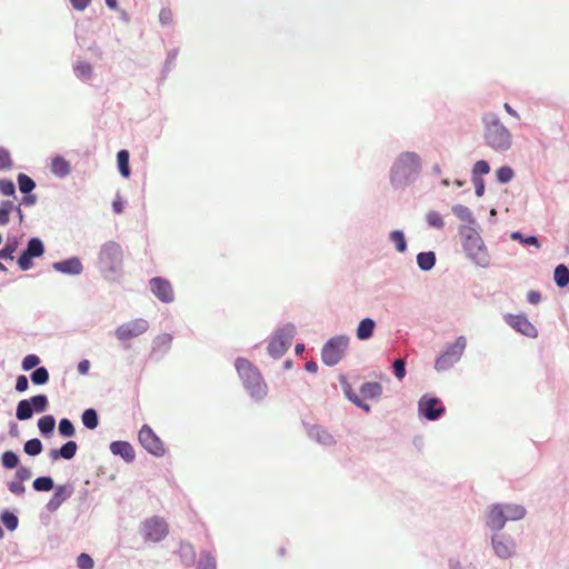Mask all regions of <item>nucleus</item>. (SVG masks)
<instances>
[{
    "instance_id": "nucleus-29",
    "label": "nucleus",
    "mask_w": 569,
    "mask_h": 569,
    "mask_svg": "<svg viewBox=\"0 0 569 569\" xmlns=\"http://www.w3.org/2000/svg\"><path fill=\"white\" fill-rule=\"evenodd\" d=\"M14 202L12 200H4L0 202V226H6L10 221V214L13 213Z\"/></svg>"
},
{
    "instance_id": "nucleus-52",
    "label": "nucleus",
    "mask_w": 569,
    "mask_h": 569,
    "mask_svg": "<svg viewBox=\"0 0 569 569\" xmlns=\"http://www.w3.org/2000/svg\"><path fill=\"white\" fill-rule=\"evenodd\" d=\"M159 20L163 26L171 24L173 21V13L170 8H162L159 12Z\"/></svg>"
},
{
    "instance_id": "nucleus-14",
    "label": "nucleus",
    "mask_w": 569,
    "mask_h": 569,
    "mask_svg": "<svg viewBox=\"0 0 569 569\" xmlns=\"http://www.w3.org/2000/svg\"><path fill=\"white\" fill-rule=\"evenodd\" d=\"M73 489L71 486L61 485L57 486L54 493L51 499L47 502V510L53 512L60 508V506L71 497Z\"/></svg>"
},
{
    "instance_id": "nucleus-49",
    "label": "nucleus",
    "mask_w": 569,
    "mask_h": 569,
    "mask_svg": "<svg viewBox=\"0 0 569 569\" xmlns=\"http://www.w3.org/2000/svg\"><path fill=\"white\" fill-rule=\"evenodd\" d=\"M40 363V358L37 355H28L22 360V369L29 371Z\"/></svg>"
},
{
    "instance_id": "nucleus-37",
    "label": "nucleus",
    "mask_w": 569,
    "mask_h": 569,
    "mask_svg": "<svg viewBox=\"0 0 569 569\" xmlns=\"http://www.w3.org/2000/svg\"><path fill=\"white\" fill-rule=\"evenodd\" d=\"M54 425H56V421L52 416H43L38 421L39 430L44 435L52 432L54 429Z\"/></svg>"
},
{
    "instance_id": "nucleus-41",
    "label": "nucleus",
    "mask_w": 569,
    "mask_h": 569,
    "mask_svg": "<svg viewBox=\"0 0 569 569\" xmlns=\"http://www.w3.org/2000/svg\"><path fill=\"white\" fill-rule=\"evenodd\" d=\"M490 166L485 160H479L475 163L472 168V178H481L482 176L489 173Z\"/></svg>"
},
{
    "instance_id": "nucleus-36",
    "label": "nucleus",
    "mask_w": 569,
    "mask_h": 569,
    "mask_svg": "<svg viewBox=\"0 0 569 569\" xmlns=\"http://www.w3.org/2000/svg\"><path fill=\"white\" fill-rule=\"evenodd\" d=\"M31 381L34 385H44L49 381V371L44 367L37 368L31 373Z\"/></svg>"
},
{
    "instance_id": "nucleus-3",
    "label": "nucleus",
    "mask_w": 569,
    "mask_h": 569,
    "mask_svg": "<svg viewBox=\"0 0 569 569\" xmlns=\"http://www.w3.org/2000/svg\"><path fill=\"white\" fill-rule=\"evenodd\" d=\"M419 169V158L411 152L402 153L395 162L391 169V180L393 183H401Z\"/></svg>"
},
{
    "instance_id": "nucleus-34",
    "label": "nucleus",
    "mask_w": 569,
    "mask_h": 569,
    "mask_svg": "<svg viewBox=\"0 0 569 569\" xmlns=\"http://www.w3.org/2000/svg\"><path fill=\"white\" fill-rule=\"evenodd\" d=\"M32 486L37 491H50L53 489L54 483L50 477H39L33 481Z\"/></svg>"
},
{
    "instance_id": "nucleus-4",
    "label": "nucleus",
    "mask_w": 569,
    "mask_h": 569,
    "mask_svg": "<svg viewBox=\"0 0 569 569\" xmlns=\"http://www.w3.org/2000/svg\"><path fill=\"white\" fill-rule=\"evenodd\" d=\"M123 252L121 246L110 241L101 247L99 253V264L104 271L113 272L122 264Z\"/></svg>"
},
{
    "instance_id": "nucleus-1",
    "label": "nucleus",
    "mask_w": 569,
    "mask_h": 569,
    "mask_svg": "<svg viewBox=\"0 0 569 569\" xmlns=\"http://www.w3.org/2000/svg\"><path fill=\"white\" fill-rule=\"evenodd\" d=\"M485 124L483 138L490 148L496 151H506L511 147L512 137L495 113L482 117Z\"/></svg>"
},
{
    "instance_id": "nucleus-22",
    "label": "nucleus",
    "mask_w": 569,
    "mask_h": 569,
    "mask_svg": "<svg viewBox=\"0 0 569 569\" xmlns=\"http://www.w3.org/2000/svg\"><path fill=\"white\" fill-rule=\"evenodd\" d=\"M78 446L76 441L66 442L59 450H52L50 452V457L52 459H58L59 457L70 460L74 457L77 452Z\"/></svg>"
},
{
    "instance_id": "nucleus-59",
    "label": "nucleus",
    "mask_w": 569,
    "mask_h": 569,
    "mask_svg": "<svg viewBox=\"0 0 569 569\" xmlns=\"http://www.w3.org/2000/svg\"><path fill=\"white\" fill-rule=\"evenodd\" d=\"M91 0H70L71 6L73 9L78 11L84 10L89 4Z\"/></svg>"
},
{
    "instance_id": "nucleus-20",
    "label": "nucleus",
    "mask_w": 569,
    "mask_h": 569,
    "mask_svg": "<svg viewBox=\"0 0 569 569\" xmlns=\"http://www.w3.org/2000/svg\"><path fill=\"white\" fill-rule=\"evenodd\" d=\"M309 436L322 446H333L336 440L333 436L323 427L313 426L309 429Z\"/></svg>"
},
{
    "instance_id": "nucleus-58",
    "label": "nucleus",
    "mask_w": 569,
    "mask_h": 569,
    "mask_svg": "<svg viewBox=\"0 0 569 569\" xmlns=\"http://www.w3.org/2000/svg\"><path fill=\"white\" fill-rule=\"evenodd\" d=\"M472 182L475 183L476 194L481 197L485 192V182L482 178H472Z\"/></svg>"
},
{
    "instance_id": "nucleus-61",
    "label": "nucleus",
    "mask_w": 569,
    "mask_h": 569,
    "mask_svg": "<svg viewBox=\"0 0 569 569\" xmlns=\"http://www.w3.org/2000/svg\"><path fill=\"white\" fill-rule=\"evenodd\" d=\"M16 476L20 482H22L23 480H28L31 477V472L28 468L21 467L18 469Z\"/></svg>"
},
{
    "instance_id": "nucleus-5",
    "label": "nucleus",
    "mask_w": 569,
    "mask_h": 569,
    "mask_svg": "<svg viewBox=\"0 0 569 569\" xmlns=\"http://www.w3.org/2000/svg\"><path fill=\"white\" fill-rule=\"evenodd\" d=\"M349 338L347 336H336L331 338L322 348L321 359L327 366H336L345 356Z\"/></svg>"
},
{
    "instance_id": "nucleus-8",
    "label": "nucleus",
    "mask_w": 569,
    "mask_h": 569,
    "mask_svg": "<svg viewBox=\"0 0 569 569\" xmlns=\"http://www.w3.org/2000/svg\"><path fill=\"white\" fill-rule=\"evenodd\" d=\"M142 531L146 540L159 542L168 536L169 529L164 519L154 516L143 522Z\"/></svg>"
},
{
    "instance_id": "nucleus-56",
    "label": "nucleus",
    "mask_w": 569,
    "mask_h": 569,
    "mask_svg": "<svg viewBox=\"0 0 569 569\" xmlns=\"http://www.w3.org/2000/svg\"><path fill=\"white\" fill-rule=\"evenodd\" d=\"M9 490L14 495H22L26 491L24 486L20 481H11L8 483Z\"/></svg>"
},
{
    "instance_id": "nucleus-23",
    "label": "nucleus",
    "mask_w": 569,
    "mask_h": 569,
    "mask_svg": "<svg viewBox=\"0 0 569 569\" xmlns=\"http://www.w3.org/2000/svg\"><path fill=\"white\" fill-rule=\"evenodd\" d=\"M502 509L505 510L506 521L520 520L526 516V509L520 505H505Z\"/></svg>"
},
{
    "instance_id": "nucleus-18",
    "label": "nucleus",
    "mask_w": 569,
    "mask_h": 569,
    "mask_svg": "<svg viewBox=\"0 0 569 569\" xmlns=\"http://www.w3.org/2000/svg\"><path fill=\"white\" fill-rule=\"evenodd\" d=\"M54 270L67 274H80L82 272V263L78 258H70L68 260L53 263Z\"/></svg>"
},
{
    "instance_id": "nucleus-13",
    "label": "nucleus",
    "mask_w": 569,
    "mask_h": 569,
    "mask_svg": "<svg viewBox=\"0 0 569 569\" xmlns=\"http://www.w3.org/2000/svg\"><path fill=\"white\" fill-rule=\"evenodd\" d=\"M506 321L516 331L527 337L535 338L538 335L536 327L522 315H508Z\"/></svg>"
},
{
    "instance_id": "nucleus-27",
    "label": "nucleus",
    "mask_w": 569,
    "mask_h": 569,
    "mask_svg": "<svg viewBox=\"0 0 569 569\" xmlns=\"http://www.w3.org/2000/svg\"><path fill=\"white\" fill-rule=\"evenodd\" d=\"M129 152L127 150H120L117 154V161L119 171L122 177L129 178L130 177V167H129Z\"/></svg>"
},
{
    "instance_id": "nucleus-48",
    "label": "nucleus",
    "mask_w": 569,
    "mask_h": 569,
    "mask_svg": "<svg viewBox=\"0 0 569 569\" xmlns=\"http://www.w3.org/2000/svg\"><path fill=\"white\" fill-rule=\"evenodd\" d=\"M77 566L80 569H92L94 562L88 553H80L77 558Z\"/></svg>"
},
{
    "instance_id": "nucleus-17",
    "label": "nucleus",
    "mask_w": 569,
    "mask_h": 569,
    "mask_svg": "<svg viewBox=\"0 0 569 569\" xmlns=\"http://www.w3.org/2000/svg\"><path fill=\"white\" fill-rule=\"evenodd\" d=\"M492 547L496 555L503 559L511 557L515 550L513 542L511 540L506 539L503 536L493 537Z\"/></svg>"
},
{
    "instance_id": "nucleus-33",
    "label": "nucleus",
    "mask_w": 569,
    "mask_h": 569,
    "mask_svg": "<svg viewBox=\"0 0 569 569\" xmlns=\"http://www.w3.org/2000/svg\"><path fill=\"white\" fill-rule=\"evenodd\" d=\"M36 412H43L48 407V398L46 395H37L28 399Z\"/></svg>"
},
{
    "instance_id": "nucleus-46",
    "label": "nucleus",
    "mask_w": 569,
    "mask_h": 569,
    "mask_svg": "<svg viewBox=\"0 0 569 569\" xmlns=\"http://www.w3.org/2000/svg\"><path fill=\"white\" fill-rule=\"evenodd\" d=\"M511 238L515 239V240H519L521 241L522 243H526V244H531V246H536L537 248H540V243H539V240L537 237L535 236H529V237H523L522 233L520 232H513L511 234Z\"/></svg>"
},
{
    "instance_id": "nucleus-30",
    "label": "nucleus",
    "mask_w": 569,
    "mask_h": 569,
    "mask_svg": "<svg viewBox=\"0 0 569 569\" xmlns=\"http://www.w3.org/2000/svg\"><path fill=\"white\" fill-rule=\"evenodd\" d=\"M417 263L421 270H430L436 263V256L433 252H420L417 256Z\"/></svg>"
},
{
    "instance_id": "nucleus-51",
    "label": "nucleus",
    "mask_w": 569,
    "mask_h": 569,
    "mask_svg": "<svg viewBox=\"0 0 569 569\" xmlns=\"http://www.w3.org/2000/svg\"><path fill=\"white\" fill-rule=\"evenodd\" d=\"M1 520L9 530H14L18 526V518L13 513L4 512Z\"/></svg>"
},
{
    "instance_id": "nucleus-38",
    "label": "nucleus",
    "mask_w": 569,
    "mask_h": 569,
    "mask_svg": "<svg viewBox=\"0 0 569 569\" xmlns=\"http://www.w3.org/2000/svg\"><path fill=\"white\" fill-rule=\"evenodd\" d=\"M390 239L395 243L397 250L399 252H405L407 249V243L405 239V234L400 230H395L390 233Z\"/></svg>"
},
{
    "instance_id": "nucleus-44",
    "label": "nucleus",
    "mask_w": 569,
    "mask_h": 569,
    "mask_svg": "<svg viewBox=\"0 0 569 569\" xmlns=\"http://www.w3.org/2000/svg\"><path fill=\"white\" fill-rule=\"evenodd\" d=\"M456 361L452 360L446 352H443L437 360H436V369L438 371L446 370L450 368Z\"/></svg>"
},
{
    "instance_id": "nucleus-26",
    "label": "nucleus",
    "mask_w": 569,
    "mask_h": 569,
    "mask_svg": "<svg viewBox=\"0 0 569 569\" xmlns=\"http://www.w3.org/2000/svg\"><path fill=\"white\" fill-rule=\"evenodd\" d=\"M363 398L375 399L378 398L382 392V387L378 382H367L360 389Z\"/></svg>"
},
{
    "instance_id": "nucleus-53",
    "label": "nucleus",
    "mask_w": 569,
    "mask_h": 569,
    "mask_svg": "<svg viewBox=\"0 0 569 569\" xmlns=\"http://www.w3.org/2000/svg\"><path fill=\"white\" fill-rule=\"evenodd\" d=\"M393 370H395V376L398 378V379H402L406 375V363L402 359H397L395 362H393Z\"/></svg>"
},
{
    "instance_id": "nucleus-9",
    "label": "nucleus",
    "mask_w": 569,
    "mask_h": 569,
    "mask_svg": "<svg viewBox=\"0 0 569 569\" xmlns=\"http://www.w3.org/2000/svg\"><path fill=\"white\" fill-rule=\"evenodd\" d=\"M149 329V323L144 319H133L127 323H123L119 326L116 329V337L119 341H128L131 339H134L144 332H147Z\"/></svg>"
},
{
    "instance_id": "nucleus-28",
    "label": "nucleus",
    "mask_w": 569,
    "mask_h": 569,
    "mask_svg": "<svg viewBox=\"0 0 569 569\" xmlns=\"http://www.w3.org/2000/svg\"><path fill=\"white\" fill-rule=\"evenodd\" d=\"M33 409L31 402L28 399L19 401L17 406L16 416L18 420H28L32 417Z\"/></svg>"
},
{
    "instance_id": "nucleus-64",
    "label": "nucleus",
    "mask_w": 569,
    "mask_h": 569,
    "mask_svg": "<svg viewBox=\"0 0 569 569\" xmlns=\"http://www.w3.org/2000/svg\"><path fill=\"white\" fill-rule=\"evenodd\" d=\"M348 397L349 399L355 402L357 406L361 407L362 409H365L366 411H369L370 410V407L368 405H365L362 403V401L358 398V396H351L350 393H348Z\"/></svg>"
},
{
    "instance_id": "nucleus-47",
    "label": "nucleus",
    "mask_w": 569,
    "mask_h": 569,
    "mask_svg": "<svg viewBox=\"0 0 569 569\" xmlns=\"http://www.w3.org/2000/svg\"><path fill=\"white\" fill-rule=\"evenodd\" d=\"M11 167L12 160L10 152L4 148H0V170H8Z\"/></svg>"
},
{
    "instance_id": "nucleus-11",
    "label": "nucleus",
    "mask_w": 569,
    "mask_h": 569,
    "mask_svg": "<svg viewBox=\"0 0 569 569\" xmlns=\"http://www.w3.org/2000/svg\"><path fill=\"white\" fill-rule=\"evenodd\" d=\"M419 412L428 420H436L445 412V407L438 398L425 396L419 400Z\"/></svg>"
},
{
    "instance_id": "nucleus-60",
    "label": "nucleus",
    "mask_w": 569,
    "mask_h": 569,
    "mask_svg": "<svg viewBox=\"0 0 569 569\" xmlns=\"http://www.w3.org/2000/svg\"><path fill=\"white\" fill-rule=\"evenodd\" d=\"M199 569H216L214 559L207 556L199 565Z\"/></svg>"
},
{
    "instance_id": "nucleus-62",
    "label": "nucleus",
    "mask_w": 569,
    "mask_h": 569,
    "mask_svg": "<svg viewBox=\"0 0 569 569\" xmlns=\"http://www.w3.org/2000/svg\"><path fill=\"white\" fill-rule=\"evenodd\" d=\"M36 202H37V196L30 194V193H26V196L21 200V204H24L28 207L33 206Z\"/></svg>"
},
{
    "instance_id": "nucleus-12",
    "label": "nucleus",
    "mask_w": 569,
    "mask_h": 569,
    "mask_svg": "<svg viewBox=\"0 0 569 569\" xmlns=\"http://www.w3.org/2000/svg\"><path fill=\"white\" fill-rule=\"evenodd\" d=\"M150 289L152 293L162 302L173 301L174 293L171 283L161 277H156L150 280Z\"/></svg>"
},
{
    "instance_id": "nucleus-15",
    "label": "nucleus",
    "mask_w": 569,
    "mask_h": 569,
    "mask_svg": "<svg viewBox=\"0 0 569 569\" xmlns=\"http://www.w3.org/2000/svg\"><path fill=\"white\" fill-rule=\"evenodd\" d=\"M502 505H492L487 510V525L493 530H501L506 525Z\"/></svg>"
},
{
    "instance_id": "nucleus-6",
    "label": "nucleus",
    "mask_w": 569,
    "mask_h": 569,
    "mask_svg": "<svg viewBox=\"0 0 569 569\" xmlns=\"http://www.w3.org/2000/svg\"><path fill=\"white\" fill-rule=\"evenodd\" d=\"M293 336V326H288L286 328L278 330L268 345L269 355L276 359L282 357L284 352L288 350V348L291 346Z\"/></svg>"
},
{
    "instance_id": "nucleus-45",
    "label": "nucleus",
    "mask_w": 569,
    "mask_h": 569,
    "mask_svg": "<svg viewBox=\"0 0 569 569\" xmlns=\"http://www.w3.org/2000/svg\"><path fill=\"white\" fill-rule=\"evenodd\" d=\"M496 174L501 183H507L513 178V170L510 167H501L497 170Z\"/></svg>"
},
{
    "instance_id": "nucleus-31",
    "label": "nucleus",
    "mask_w": 569,
    "mask_h": 569,
    "mask_svg": "<svg viewBox=\"0 0 569 569\" xmlns=\"http://www.w3.org/2000/svg\"><path fill=\"white\" fill-rule=\"evenodd\" d=\"M553 278L559 287H566L569 283V270L565 264H559L555 269Z\"/></svg>"
},
{
    "instance_id": "nucleus-2",
    "label": "nucleus",
    "mask_w": 569,
    "mask_h": 569,
    "mask_svg": "<svg viewBox=\"0 0 569 569\" xmlns=\"http://www.w3.org/2000/svg\"><path fill=\"white\" fill-rule=\"evenodd\" d=\"M234 365L238 375L250 396L258 400L264 398L267 395V385L257 367L244 358H238Z\"/></svg>"
},
{
    "instance_id": "nucleus-32",
    "label": "nucleus",
    "mask_w": 569,
    "mask_h": 569,
    "mask_svg": "<svg viewBox=\"0 0 569 569\" xmlns=\"http://www.w3.org/2000/svg\"><path fill=\"white\" fill-rule=\"evenodd\" d=\"M18 184L22 193H30L36 187L34 181L26 173L18 174Z\"/></svg>"
},
{
    "instance_id": "nucleus-21",
    "label": "nucleus",
    "mask_w": 569,
    "mask_h": 569,
    "mask_svg": "<svg viewBox=\"0 0 569 569\" xmlns=\"http://www.w3.org/2000/svg\"><path fill=\"white\" fill-rule=\"evenodd\" d=\"M376 322L371 318H365L360 321L356 335L359 340H368L372 337Z\"/></svg>"
},
{
    "instance_id": "nucleus-63",
    "label": "nucleus",
    "mask_w": 569,
    "mask_h": 569,
    "mask_svg": "<svg viewBox=\"0 0 569 569\" xmlns=\"http://www.w3.org/2000/svg\"><path fill=\"white\" fill-rule=\"evenodd\" d=\"M541 295L538 291H530L528 293V301L532 305H536L540 301Z\"/></svg>"
},
{
    "instance_id": "nucleus-10",
    "label": "nucleus",
    "mask_w": 569,
    "mask_h": 569,
    "mask_svg": "<svg viewBox=\"0 0 569 569\" xmlns=\"http://www.w3.org/2000/svg\"><path fill=\"white\" fill-rule=\"evenodd\" d=\"M44 252L43 243L39 238L29 240L27 249L18 259V266L21 270L27 271L32 267L31 259L41 257Z\"/></svg>"
},
{
    "instance_id": "nucleus-42",
    "label": "nucleus",
    "mask_w": 569,
    "mask_h": 569,
    "mask_svg": "<svg viewBox=\"0 0 569 569\" xmlns=\"http://www.w3.org/2000/svg\"><path fill=\"white\" fill-rule=\"evenodd\" d=\"M426 220L430 227H433L437 229H441L445 226L441 214L437 211L428 212L426 216Z\"/></svg>"
},
{
    "instance_id": "nucleus-40",
    "label": "nucleus",
    "mask_w": 569,
    "mask_h": 569,
    "mask_svg": "<svg viewBox=\"0 0 569 569\" xmlns=\"http://www.w3.org/2000/svg\"><path fill=\"white\" fill-rule=\"evenodd\" d=\"M1 461L4 468L13 469L19 463V458L13 451H6L2 453Z\"/></svg>"
},
{
    "instance_id": "nucleus-43",
    "label": "nucleus",
    "mask_w": 569,
    "mask_h": 569,
    "mask_svg": "<svg viewBox=\"0 0 569 569\" xmlns=\"http://www.w3.org/2000/svg\"><path fill=\"white\" fill-rule=\"evenodd\" d=\"M59 432L63 437H72L76 432L72 422L69 419H61L59 422Z\"/></svg>"
},
{
    "instance_id": "nucleus-25",
    "label": "nucleus",
    "mask_w": 569,
    "mask_h": 569,
    "mask_svg": "<svg viewBox=\"0 0 569 569\" xmlns=\"http://www.w3.org/2000/svg\"><path fill=\"white\" fill-rule=\"evenodd\" d=\"M51 170L56 176L66 177L70 172V163L62 157H54L51 161Z\"/></svg>"
},
{
    "instance_id": "nucleus-16",
    "label": "nucleus",
    "mask_w": 569,
    "mask_h": 569,
    "mask_svg": "<svg viewBox=\"0 0 569 569\" xmlns=\"http://www.w3.org/2000/svg\"><path fill=\"white\" fill-rule=\"evenodd\" d=\"M469 242L472 247L468 246L467 250L469 256L480 266L486 267L489 263V257L487 251L483 249L480 243V239H469Z\"/></svg>"
},
{
    "instance_id": "nucleus-7",
    "label": "nucleus",
    "mask_w": 569,
    "mask_h": 569,
    "mask_svg": "<svg viewBox=\"0 0 569 569\" xmlns=\"http://www.w3.org/2000/svg\"><path fill=\"white\" fill-rule=\"evenodd\" d=\"M139 442L151 455L162 457L166 453V448L161 439L148 426L143 425L138 433Z\"/></svg>"
},
{
    "instance_id": "nucleus-35",
    "label": "nucleus",
    "mask_w": 569,
    "mask_h": 569,
    "mask_svg": "<svg viewBox=\"0 0 569 569\" xmlns=\"http://www.w3.org/2000/svg\"><path fill=\"white\" fill-rule=\"evenodd\" d=\"M82 422L88 429H94L98 426V415L94 409H87L82 413Z\"/></svg>"
},
{
    "instance_id": "nucleus-55",
    "label": "nucleus",
    "mask_w": 569,
    "mask_h": 569,
    "mask_svg": "<svg viewBox=\"0 0 569 569\" xmlns=\"http://www.w3.org/2000/svg\"><path fill=\"white\" fill-rule=\"evenodd\" d=\"M171 340H172V338L170 335L163 333V335H160L157 337L156 345L158 348H160V347L168 348L171 343Z\"/></svg>"
},
{
    "instance_id": "nucleus-54",
    "label": "nucleus",
    "mask_w": 569,
    "mask_h": 569,
    "mask_svg": "<svg viewBox=\"0 0 569 569\" xmlns=\"http://www.w3.org/2000/svg\"><path fill=\"white\" fill-rule=\"evenodd\" d=\"M29 388V381L28 378L23 375L19 376L16 381V390L18 392H24Z\"/></svg>"
},
{
    "instance_id": "nucleus-24",
    "label": "nucleus",
    "mask_w": 569,
    "mask_h": 569,
    "mask_svg": "<svg viewBox=\"0 0 569 569\" xmlns=\"http://www.w3.org/2000/svg\"><path fill=\"white\" fill-rule=\"evenodd\" d=\"M467 346V341L465 337H459L455 343L448 347L445 351L452 360L458 361L462 356Z\"/></svg>"
},
{
    "instance_id": "nucleus-57",
    "label": "nucleus",
    "mask_w": 569,
    "mask_h": 569,
    "mask_svg": "<svg viewBox=\"0 0 569 569\" xmlns=\"http://www.w3.org/2000/svg\"><path fill=\"white\" fill-rule=\"evenodd\" d=\"M16 250L14 244L7 243L3 249L0 250V258L2 259H13V252Z\"/></svg>"
},
{
    "instance_id": "nucleus-19",
    "label": "nucleus",
    "mask_w": 569,
    "mask_h": 569,
    "mask_svg": "<svg viewBox=\"0 0 569 569\" xmlns=\"http://www.w3.org/2000/svg\"><path fill=\"white\" fill-rule=\"evenodd\" d=\"M113 455L122 457L127 462L133 461L136 453L133 447L127 441H113L110 445Z\"/></svg>"
},
{
    "instance_id": "nucleus-50",
    "label": "nucleus",
    "mask_w": 569,
    "mask_h": 569,
    "mask_svg": "<svg viewBox=\"0 0 569 569\" xmlns=\"http://www.w3.org/2000/svg\"><path fill=\"white\" fill-rule=\"evenodd\" d=\"M0 192L4 196H14V183L9 179L0 180Z\"/></svg>"
},
{
    "instance_id": "nucleus-39",
    "label": "nucleus",
    "mask_w": 569,
    "mask_h": 569,
    "mask_svg": "<svg viewBox=\"0 0 569 569\" xmlns=\"http://www.w3.org/2000/svg\"><path fill=\"white\" fill-rule=\"evenodd\" d=\"M24 452L29 456H37L42 451V443L39 439H30L24 443Z\"/></svg>"
}]
</instances>
